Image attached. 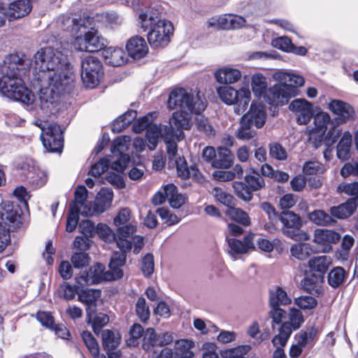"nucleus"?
Returning <instances> with one entry per match:
<instances>
[{"label":"nucleus","instance_id":"5","mask_svg":"<svg viewBox=\"0 0 358 358\" xmlns=\"http://www.w3.org/2000/svg\"><path fill=\"white\" fill-rule=\"evenodd\" d=\"M20 206L10 201H3L0 204V252L10 241V229L21 224Z\"/></svg>","mask_w":358,"mask_h":358},{"label":"nucleus","instance_id":"29","mask_svg":"<svg viewBox=\"0 0 358 358\" xmlns=\"http://www.w3.org/2000/svg\"><path fill=\"white\" fill-rule=\"evenodd\" d=\"M331 258L329 256L322 255L313 257L308 261L310 273H316L321 278H324V274L331 264Z\"/></svg>","mask_w":358,"mask_h":358},{"label":"nucleus","instance_id":"48","mask_svg":"<svg viewBox=\"0 0 358 358\" xmlns=\"http://www.w3.org/2000/svg\"><path fill=\"white\" fill-rule=\"evenodd\" d=\"M226 214L232 220L244 226H249L250 224V219L248 213L241 208H235L234 206L227 208Z\"/></svg>","mask_w":358,"mask_h":358},{"label":"nucleus","instance_id":"64","mask_svg":"<svg viewBox=\"0 0 358 358\" xmlns=\"http://www.w3.org/2000/svg\"><path fill=\"white\" fill-rule=\"evenodd\" d=\"M152 113H149L137 120V121L133 124V131L136 134L141 133L145 129L147 130L150 126L153 125L154 124H152Z\"/></svg>","mask_w":358,"mask_h":358},{"label":"nucleus","instance_id":"3","mask_svg":"<svg viewBox=\"0 0 358 358\" xmlns=\"http://www.w3.org/2000/svg\"><path fill=\"white\" fill-rule=\"evenodd\" d=\"M57 26L61 29L69 32L74 36L72 45L80 52H87L94 21L90 17L76 19L68 15L60 16Z\"/></svg>","mask_w":358,"mask_h":358},{"label":"nucleus","instance_id":"36","mask_svg":"<svg viewBox=\"0 0 358 358\" xmlns=\"http://www.w3.org/2000/svg\"><path fill=\"white\" fill-rule=\"evenodd\" d=\"M175 164L178 176L182 179L186 180L192 176H195L198 172V169L194 166H188L184 157L175 159Z\"/></svg>","mask_w":358,"mask_h":358},{"label":"nucleus","instance_id":"57","mask_svg":"<svg viewBox=\"0 0 358 358\" xmlns=\"http://www.w3.org/2000/svg\"><path fill=\"white\" fill-rule=\"evenodd\" d=\"M83 342L93 356H98L99 352V345L96 339L90 331H85L81 334Z\"/></svg>","mask_w":358,"mask_h":358},{"label":"nucleus","instance_id":"49","mask_svg":"<svg viewBox=\"0 0 358 358\" xmlns=\"http://www.w3.org/2000/svg\"><path fill=\"white\" fill-rule=\"evenodd\" d=\"M212 194L217 201L226 206L227 208L235 206L234 197L231 194L223 191L221 188H213Z\"/></svg>","mask_w":358,"mask_h":358},{"label":"nucleus","instance_id":"11","mask_svg":"<svg viewBox=\"0 0 358 358\" xmlns=\"http://www.w3.org/2000/svg\"><path fill=\"white\" fill-rule=\"evenodd\" d=\"M103 74L102 64L97 57L88 56L83 59L81 78L85 87H95Z\"/></svg>","mask_w":358,"mask_h":358},{"label":"nucleus","instance_id":"8","mask_svg":"<svg viewBox=\"0 0 358 358\" xmlns=\"http://www.w3.org/2000/svg\"><path fill=\"white\" fill-rule=\"evenodd\" d=\"M282 223V232L287 237L296 241H308L310 235L301 230L303 222L300 216L289 210L282 212L278 219Z\"/></svg>","mask_w":358,"mask_h":358},{"label":"nucleus","instance_id":"54","mask_svg":"<svg viewBox=\"0 0 358 358\" xmlns=\"http://www.w3.org/2000/svg\"><path fill=\"white\" fill-rule=\"evenodd\" d=\"M144 329L139 324H134L129 330V338L127 340V344L129 346H136L138 344L139 339L143 336Z\"/></svg>","mask_w":358,"mask_h":358},{"label":"nucleus","instance_id":"43","mask_svg":"<svg viewBox=\"0 0 358 358\" xmlns=\"http://www.w3.org/2000/svg\"><path fill=\"white\" fill-rule=\"evenodd\" d=\"M251 87L255 96H264L267 92L266 78L261 73H256L252 77Z\"/></svg>","mask_w":358,"mask_h":358},{"label":"nucleus","instance_id":"6","mask_svg":"<svg viewBox=\"0 0 358 358\" xmlns=\"http://www.w3.org/2000/svg\"><path fill=\"white\" fill-rule=\"evenodd\" d=\"M266 120V113L264 106L252 103L250 110L245 114L240 120V126L235 135L237 138L248 141L254 138L257 131L253 128H262Z\"/></svg>","mask_w":358,"mask_h":358},{"label":"nucleus","instance_id":"24","mask_svg":"<svg viewBox=\"0 0 358 358\" xmlns=\"http://www.w3.org/2000/svg\"><path fill=\"white\" fill-rule=\"evenodd\" d=\"M126 49L129 55L134 59H140L148 52L145 40L139 36L131 37L127 43Z\"/></svg>","mask_w":358,"mask_h":358},{"label":"nucleus","instance_id":"62","mask_svg":"<svg viewBox=\"0 0 358 358\" xmlns=\"http://www.w3.org/2000/svg\"><path fill=\"white\" fill-rule=\"evenodd\" d=\"M295 304L301 309L311 310L317 305V300L310 296H301L294 300Z\"/></svg>","mask_w":358,"mask_h":358},{"label":"nucleus","instance_id":"14","mask_svg":"<svg viewBox=\"0 0 358 358\" xmlns=\"http://www.w3.org/2000/svg\"><path fill=\"white\" fill-rule=\"evenodd\" d=\"M289 322L282 324L278 334L272 339L273 345L285 346L292 331L299 329L303 322V316L301 310L293 308L289 313Z\"/></svg>","mask_w":358,"mask_h":358},{"label":"nucleus","instance_id":"25","mask_svg":"<svg viewBox=\"0 0 358 358\" xmlns=\"http://www.w3.org/2000/svg\"><path fill=\"white\" fill-rule=\"evenodd\" d=\"M323 282L324 278L317 275L316 273H310L301 281V285L307 293L319 296L323 293Z\"/></svg>","mask_w":358,"mask_h":358},{"label":"nucleus","instance_id":"59","mask_svg":"<svg viewBox=\"0 0 358 358\" xmlns=\"http://www.w3.org/2000/svg\"><path fill=\"white\" fill-rule=\"evenodd\" d=\"M324 166L317 161H308L303 165V173L305 175H317L323 173Z\"/></svg>","mask_w":358,"mask_h":358},{"label":"nucleus","instance_id":"45","mask_svg":"<svg viewBox=\"0 0 358 358\" xmlns=\"http://www.w3.org/2000/svg\"><path fill=\"white\" fill-rule=\"evenodd\" d=\"M106 41L99 34L98 30L93 26L90 44H88L87 46V52H94L103 50L106 47Z\"/></svg>","mask_w":358,"mask_h":358},{"label":"nucleus","instance_id":"26","mask_svg":"<svg viewBox=\"0 0 358 358\" xmlns=\"http://www.w3.org/2000/svg\"><path fill=\"white\" fill-rule=\"evenodd\" d=\"M273 78L287 88H294L295 90V96L298 94L299 90L297 87L302 86L305 82L303 77L285 71L275 72L273 74Z\"/></svg>","mask_w":358,"mask_h":358},{"label":"nucleus","instance_id":"35","mask_svg":"<svg viewBox=\"0 0 358 358\" xmlns=\"http://www.w3.org/2000/svg\"><path fill=\"white\" fill-rule=\"evenodd\" d=\"M352 135L349 131H345L337 145V157L342 161H346L350 157Z\"/></svg>","mask_w":358,"mask_h":358},{"label":"nucleus","instance_id":"55","mask_svg":"<svg viewBox=\"0 0 358 358\" xmlns=\"http://www.w3.org/2000/svg\"><path fill=\"white\" fill-rule=\"evenodd\" d=\"M100 295L101 292L99 289H86L80 292L78 299L84 304H90L96 303Z\"/></svg>","mask_w":358,"mask_h":358},{"label":"nucleus","instance_id":"31","mask_svg":"<svg viewBox=\"0 0 358 358\" xmlns=\"http://www.w3.org/2000/svg\"><path fill=\"white\" fill-rule=\"evenodd\" d=\"M330 122V116L327 113L320 112L317 113L314 117L315 128L310 132V140L315 138V134H318L319 142H321L323 138L327 125Z\"/></svg>","mask_w":358,"mask_h":358},{"label":"nucleus","instance_id":"56","mask_svg":"<svg viewBox=\"0 0 358 358\" xmlns=\"http://www.w3.org/2000/svg\"><path fill=\"white\" fill-rule=\"evenodd\" d=\"M233 187L237 196L240 199L245 201H249L252 199V192L244 182L236 181L233 183Z\"/></svg>","mask_w":358,"mask_h":358},{"label":"nucleus","instance_id":"23","mask_svg":"<svg viewBox=\"0 0 358 358\" xmlns=\"http://www.w3.org/2000/svg\"><path fill=\"white\" fill-rule=\"evenodd\" d=\"M340 239V234L333 230L317 229L314 232L313 241L322 247L323 252L331 251L332 250L331 244L338 243Z\"/></svg>","mask_w":358,"mask_h":358},{"label":"nucleus","instance_id":"2","mask_svg":"<svg viewBox=\"0 0 358 358\" xmlns=\"http://www.w3.org/2000/svg\"><path fill=\"white\" fill-rule=\"evenodd\" d=\"M24 55L12 53L5 57L0 66V93L10 99L21 102L32 110L34 94L20 77V70L24 63Z\"/></svg>","mask_w":358,"mask_h":358},{"label":"nucleus","instance_id":"16","mask_svg":"<svg viewBox=\"0 0 358 358\" xmlns=\"http://www.w3.org/2000/svg\"><path fill=\"white\" fill-rule=\"evenodd\" d=\"M113 197V191L109 188H101L98 192L96 199L92 204L89 203V206L86 205L85 209L81 211V215L88 217L94 213H103L111 204Z\"/></svg>","mask_w":358,"mask_h":358},{"label":"nucleus","instance_id":"30","mask_svg":"<svg viewBox=\"0 0 358 358\" xmlns=\"http://www.w3.org/2000/svg\"><path fill=\"white\" fill-rule=\"evenodd\" d=\"M216 80L221 84H233L241 80V72L236 69L224 67L214 73Z\"/></svg>","mask_w":358,"mask_h":358},{"label":"nucleus","instance_id":"33","mask_svg":"<svg viewBox=\"0 0 358 358\" xmlns=\"http://www.w3.org/2000/svg\"><path fill=\"white\" fill-rule=\"evenodd\" d=\"M357 208L356 199H348L345 203L330 208L331 216L345 219L352 215Z\"/></svg>","mask_w":358,"mask_h":358},{"label":"nucleus","instance_id":"53","mask_svg":"<svg viewBox=\"0 0 358 358\" xmlns=\"http://www.w3.org/2000/svg\"><path fill=\"white\" fill-rule=\"evenodd\" d=\"M87 190L85 186H79L76 188L74 193V201L73 203L70 205V206H73L76 205L81 210L85 209V206L87 205L89 206V203L87 202Z\"/></svg>","mask_w":358,"mask_h":358},{"label":"nucleus","instance_id":"47","mask_svg":"<svg viewBox=\"0 0 358 358\" xmlns=\"http://www.w3.org/2000/svg\"><path fill=\"white\" fill-rule=\"evenodd\" d=\"M245 180L250 190L253 192L260 190L265 186L264 179L254 169L250 174L245 176Z\"/></svg>","mask_w":358,"mask_h":358},{"label":"nucleus","instance_id":"19","mask_svg":"<svg viewBox=\"0 0 358 358\" xmlns=\"http://www.w3.org/2000/svg\"><path fill=\"white\" fill-rule=\"evenodd\" d=\"M105 267L102 264L96 263L91 266L87 271L80 272L76 277V282L79 287L96 285L102 280H108L106 276L107 271L104 273Z\"/></svg>","mask_w":358,"mask_h":358},{"label":"nucleus","instance_id":"61","mask_svg":"<svg viewBox=\"0 0 358 358\" xmlns=\"http://www.w3.org/2000/svg\"><path fill=\"white\" fill-rule=\"evenodd\" d=\"M110 163V161L106 157L101 159L98 162L92 166L89 175L95 178L100 176L108 170Z\"/></svg>","mask_w":358,"mask_h":358},{"label":"nucleus","instance_id":"38","mask_svg":"<svg viewBox=\"0 0 358 358\" xmlns=\"http://www.w3.org/2000/svg\"><path fill=\"white\" fill-rule=\"evenodd\" d=\"M194 343L190 340H180L175 346V355L178 358H192L194 354L191 349Z\"/></svg>","mask_w":358,"mask_h":358},{"label":"nucleus","instance_id":"20","mask_svg":"<svg viewBox=\"0 0 358 358\" xmlns=\"http://www.w3.org/2000/svg\"><path fill=\"white\" fill-rule=\"evenodd\" d=\"M20 171L24 179L35 188L43 186L48 181L46 172L35 167L29 162H23Z\"/></svg>","mask_w":358,"mask_h":358},{"label":"nucleus","instance_id":"13","mask_svg":"<svg viewBox=\"0 0 358 358\" xmlns=\"http://www.w3.org/2000/svg\"><path fill=\"white\" fill-rule=\"evenodd\" d=\"M130 142L129 136H122L117 137L111 145L112 154L117 157L111 163V169L117 173H122L129 162V155L124 152L127 150Z\"/></svg>","mask_w":358,"mask_h":358},{"label":"nucleus","instance_id":"39","mask_svg":"<svg viewBox=\"0 0 358 358\" xmlns=\"http://www.w3.org/2000/svg\"><path fill=\"white\" fill-rule=\"evenodd\" d=\"M261 173L263 176L272 178L278 182H287L289 178L287 173L274 170L273 167L267 163H264L261 166Z\"/></svg>","mask_w":358,"mask_h":358},{"label":"nucleus","instance_id":"32","mask_svg":"<svg viewBox=\"0 0 358 358\" xmlns=\"http://www.w3.org/2000/svg\"><path fill=\"white\" fill-rule=\"evenodd\" d=\"M124 55L123 50L120 48H104L102 52L106 63L113 66H119L124 63Z\"/></svg>","mask_w":358,"mask_h":358},{"label":"nucleus","instance_id":"34","mask_svg":"<svg viewBox=\"0 0 358 358\" xmlns=\"http://www.w3.org/2000/svg\"><path fill=\"white\" fill-rule=\"evenodd\" d=\"M234 155L227 148L220 147L217 149L216 158L213 162V167L215 169H228L233 164Z\"/></svg>","mask_w":358,"mask_h":358},{"label":"nucleus","instance_id":"7","mask_svg":"<svg viewBox=\"0 0 358 358\" xmlns=\"http://www.w3.org/2000/svg\"><path fill=\"white\" fill-rule=\"evenodd\" d=\"M131 212L128 208H122L115 217L113 222L117 227V245L124 250L131 249V243L127 240L136 231L137 223L131 220Z\"/></svg>","mask_w":358,"mask_h":358},{"label":"nucleus","instance_id":"9","mask_svg":"<svg viewBox=\"0 0 358 358\" xmlns=\"http://www.w3.org/2000/svg\"><path fill=\"white\" fill-rule=\"evenodd\" d=\"M217 92L222 102L227 105H235L234 111L239 115L243 113L250 100V92L244 88L239 90L230 86H221L217 88Z\"/></svg>","mask_w":358,"mask_h":358},{"label":"nucleus","instance_id":"50","mask_svg":"<svg viewBox=\"0 0 358 358\" xmlns=\"http://www.w3.org/2000/svg\"><path fill=\"white\" fill-rule=\"evenodd\" d=\"M96 233L99 238L105 242L110 243L113 241L117 242V236L106 224L99 223L96 227Z\"/></svg>","mask_w":358,"mask_h":358},{"label":"nucleus","instance_id":"46","mask_svg":"<svg viewBox=\"0 0 358 358\" xmlns=\"http://www.w3.org/2000/svg\"><path fill=\"white\" fill-rule=\"evenodd\" d=\"M345 277L346 273L343 268L335 267L328 274V283L333 288H337L343 284Z\"/></svg>","mask_w":358,"mask_h":358},{"label":"nucleus","instance_id":"60","mask_svg":"<svg viewBox=\"0 0 358 358\" xmlns=\"http://www.w3.org/2000/svg\"><path fill=\"white\" fill-rule=\"evenodd\" d=\"M77 292L76 286H72L67 282H63L58 289V295L66 301L72 300Z\"/></svg>","mask_w":358,"mask_h":358},{"label":"nucleus","instance_id":"28","mask_svg":"<svg viewBox=\"0 0 358 358\" xmlns=\"http://www.w3.org/2000/svg\"><path fill=\"white\" fill-rule=\"evenodd\" d=\"M168 126L153 124L150 126L146 130L145 138L148 143V147L150 150H154L160 137H166L169 136L167 132Z\"/></svg>","mask_w":358,"mask_h":358},{"label":"nucleus","instance_id":"22","mask_svg":"<svg viewBox=\"0 0 358 358\" xmlns=\"http://www.w3.org/2000/svg\"><path fill=\"white\" fill-rule=\"evenodd\" d=\"M120 252H113L109 263V271H107L106 278L108 280H115L121 278L123 276L122 267L126 262V254L131 250H124L118 245Z\"/></svg>","mask_w":358,"mask_h":358},{"label":"nucleus","instance_id":"58","mask_svg":"<svg viewBox=\"0 0 358 358\" xmlns=\"http://www.w3.org/2000/svg\"><path fill=\"white\" fill-rule=\"evenodd\" d=\"M269 155L278 161H284L287 158L286 150L278 143L269 144Z\"/></svg>","mask_w":358,"mask_h":358},{"label":"nucleus","instance_id":"12","mask_svg":"<svg viewBox=\"0 0 358 358\" xmlns=\"http://www.w3.org/2000/svg\"><path fill=\"white\" fill-rule=\"evenodd\" d=\"M173 31V26L171 22L168 20L159 22V24L148 29V41L152 48H163L169 43Z\"/></svg>","mask_w":358,"mask_h":358},{"label":"nucleus","instance_id":"21","mask_svg":"<svg viewBox=\"0 0 358 358\" xmlns=\"http://www.w3.org/2000/svg\"><path fill=\"white\" fill-rule=\"evenodd\" d=\"M289 109L295 113L299 124H306L313 116V104L304 99H296L289 105Z\"/></svg>","mask_w":358,"mask_h":358},{"label":"nucleus","instance_id":"63","mask_svg":"<svg viewBox=\"0 0 358 358\" xmlns=\"http://www.w3.org/2000/svg\"><path fill=\"white\" fill-rule=\"evenodd\" d=\"M136 311L142 322H146L149 319L150 315V309L143 297H140L137 300Z\"/></svg>","mask_w":358,"mask_h":358},{"label":"nucleus","instance_id":"41","mask_svg":"<svg viewBox=\"0 0 358 358\" xmlns=\"http://www.w3.org/2000/svg\"><path fill=\"white\" fill-rule=\"evenodd\" d=\"M269 302L271 306H279L290 303L291 300L287 292L281 287H277L270 291Z\"/></svg>","mask_w":358,"mask_h":358},{"label":"nucleus","instance_id":"18","mask_svg":"<svg viewBox=\"0 0 358 358\" xmlns=\"http://www.w3.org/2000/svg\"><path fill=\"white\" fill-rule=\"evenodd\" d=\"M295 96V90L287 88L280 83L270 87L264 98L270 105L278 106L287 103L291 97Z\"/></svg>","mask_w":358,"mask_h":358},{"label":"nucleus","instance_id":"27","mask_svg":"<svg viewBox=\"0 0 358 358\" xmlns=\"http://www.w3.org/2000/svg\"><path fill=\"white\" fill-rule=\"evenodd\" d=\"M329 108L337 115L336 120L338 124L344 123L350 120L354 113L352 108L348 103L340 100L331 101Z\"/></svg>","mask_w":358,"mask_h":358},{"label":"nucleus","instance_id":"37","mask_svg":"<svg viewBox=\"0 0 358 358\" xmlns=\"http://www.w3.org/2000/svg\"><path fill=\"white\" fill-rule=\"evenodd\" d=\"M291 255L299 260L308 259L313 252V246L309 243H295L290 248Z\"/></svg>","mask_w":358,"mask_h":358},{"label":"nucleus","instance_id":"1","mask_svg":"<svg viewBox=\"0 0 358 358\" xmlns=\"http://www.w3.org/2000/svg\"><path fill=\"white\" fill-rule=\"evenodd\" d=\"M34 58L33 86L39 89L41 107L48 108L72 90L73 67L66 55L50 47L41 48Z\"/></svg>","mask_w":358,"mask_h":358},{"label":"nucleus","instance_id":"42","mask_svg":"<svg viewBox=\"0 0 358 358\" xmlns=\"http://www.w3.org/2000/svg\"><path fill=\"white\" fill-rule=\"evenodd\" d=\"M165 190L169 194V201L171 207L179 208L185 203V197L178 194L177 187L173 184H168L165 185Z\"/></svg>","mask_w":358,"mask_h":358},{"label":"nucleus","instance_id":"4","mask_svg":"<svg viewBox=\"0 0 358 358\" xmlns=\"http://www.w3.org/2000/svg\"><path fill=\"white\" fill-rule=\"evenodd\" d=\"M167 106L170 110L178 109L185 113L201 114L206 105L199 94L194 95L184 88H177L170 93Z\"/></svg>","mask_w":358,"mask_h":358},{"label":"nucleus","instance_id":"44","mask_svg":"<svg viewBox=\"0 0 358 358\" xmlns=\"http://www.w3.org/2000/svg\"><path fill=\"white\" fill-rule=\"evenodd\" d=\"M308 217L311 222L318 226H327L336 222L329 214L322 210H315L309 213Z\"/></svg>","mask_w":358,"mask_h":358},{"label":"nucleus","instance_id":"17","mask_svg":"<svg viewBox=\"0 0 358 358\" xmlns=\"http://www.w3.org/2000/svg\"><path fill=\"white\" fill-rule=\"evenodd\" d=\"M191 114L180 111L173 113L168 126L169 136L175 137L178 141L182 140L184 138L183 130L189 129L191 127L189 117Z\"/></svg>","mask_w":358,"mask_h":358},{"label":"nucleus","instance_id":"40","mask_svg":"<svg viewBox=\"0 0 358 358\" xmlns=\"http://www.w3.org/2000/svg\"><path fill=\"white\" fill-rule=\"evenodd\" d=\"M157 334L153 328H148L143 338L142 348L147 352H155V348L158 347Z\"/></svg>","mask_w":358,"mask_h":358},{"label":"nucleus","instance_id":"52","mask_svg":"<svg viewBox=\"0 0 358 358\" xmlns=\"http://www.w3.org/2000/svg\"><path fill=\"white\" fill-rule=\"evenodd\" d=\"M199 115L195 119V125L196 129L208 136H213L215 131L213 126L209 123L208 120L203 115Z\"/></svg>","mask_w":358,"mask_h":358},{"label":"nucleus","instance_id":"15","mask_svg":"<svg viewBox=\"0 0 358 358\" xmlns=\"http://www.w3.org/2000/svg\"><path fill=\"white\" fill-rule=\"evenodd\" d=\"M41 141L44 148L50 152H61L64 145V138L61 127L57 124H49L48 126L41 127Z\"/></svg>","mask_w":358,"mask_h":358},{"label":"nucleus","instance_id":"51","mask_svg":"<svg viewBox=\"0 0 358 358\" xmlns=\"http://www.w3.org/2000/svg\"><path fill=\"white\" fill-rule=\"evenodd\" d=\"M82 210L76 205L70 206L66 227L68 232H72L76 229L79 220V213L81 214Z\"/></svg>","mask_w":358,"mask_h":358},{"label":"nucleus","instance_id":"10","mask_svg":"<svg viewBox=\"0 0 358 358\" xmlns=\"http://www.w3.org/2000/svg\"><path fill=\"white\" fill-rule=\"evenodd\" d=\"M162 8L158 0H144L143 6L137 12L138 24L144 31L163 22L162 17Z\"/></svg>","mask_w":358,"mask_h":358}]
</instances>
